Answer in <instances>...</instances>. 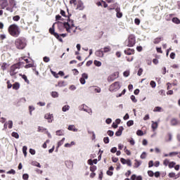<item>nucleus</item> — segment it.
Returning a JSON list of instances; mask_svg holds the SVG:
<instances>
[{"instance_id":"1","label":"nucleus","mask_w":180,"mask_h":180,"mask_svg":"<svg viewBox=\"0 0 180 180\" xmlns=\"http://www.w3.org/2000/svg\"><path fill=\"white\" fill-rule=\"evenodd\" d=\"M15 46L18 50H23L27 46V40L23 37H20L15 40Z\"/></svg>"},{"instance_id":"2","label":"nucleus","mask_w":180,"mask_h":180,"mask_svg":"<svg viewBox=\"0 0 180 180\" xmlns=\"http://www.w3.org/2000/svg\"><path fill=\"white\" fill-rule=\"evenodd\" d=\"M8 33H10L11 36L13 37H19L20 34V28L18 25L13 24L8 27Z\"/></svg>"},{"instance_id":"3","label":"nucleus","mask_w":180,"mask_h":180,"mask_svg":"<svg viewBox=\"0 0 180 180\" xmlns=\"http://www.w3.org/2000/svg\"><path fill=\"white\" fill-rule=\"evenodd\" d=\"M71 22V25H70V22H61V21H58V25H59V27H64L66 30V32H68V33H71V29H72V27H75V25H74V20H70Z\"/></svg>"},{"instance_id":"4","label":"nucleus","mask_w":180,"mask_h":180,"mask_svg":"<svg viewBox=\"0 0 180 180\" xmlns=\"http://www.w3.org/2000/svg\"><path fill=\"white\" fill-rule=\"evenodd\" d=\"M20 65H22V63L19 62L11 66L10 75L11 77H13V75H16V74L19 72V70H20Z\"/></svg>"},{"instance_id":"5","label":"nucleus","mask_w":180,"mask_h":180,"mask_svg":"<svg viewBox=\"0 0 180 180\" xmlns=\"http://www.w3.org/2000/svg\"><path fill=\"white\" fill-rule=\"evenodd\" d=\"M121 88L120 83L119 82H115L110 86V92H117Z\"/></svg>"},{"instance_id":"6","label":"nucleus","mask_w":180,"mask_h":180,"mask_svg":"<svg viewBox=\"0 0 180 180\" xmlns=\"http://www.w3.org/2000/svg\"><path fill=\"white\" fill-rule=\"evenodd\" d=\"M136 44V37L134 34H131L128 38V47H133Z\"/></svg>"},{"instance_id":"7","label":"nucleus","mask_w":180,"mask_h":180,"mask_svg":"<svg viewBox=\"0 0 180 180\" xmlns=\"http://www.w3.org/2000/svg\"><path fill=\"white\" fill-rule=\"evenodd\" d=\"M119 77V73L115 72L108 77V82H113Z\"/></svg>"},{"instance_id":"8","label":"nucleus","mask_w":180,"mask_h":180,"mask_svg":"<svg viewBox=\"0 0 180 180\" xmlns=\"http://www.w3.org/2000/svg\"><path fill=\"white\" fill-rule=\"evenodd\" d=\"M89 89L91 92H96L97 94H101V87L96 86H91L89 87Z\"/></svg>"},{"instance_id":"9","label":"nucleus","mask_w":180,"mask_h":180,"mask_svg":"<svg viewBox=\"0 0 180 180\" xmlns=\"http://www.w3.org/2000/svg\"><path fill=\"white\" fill-rule=\"evenodd\" d=\"M120 161L122 164H123V165H125V164H127L128 167H131V160H130V159L126 160L123 158H121Z\"/></svg>"},{"instance_id":"10","label":"nucleus","mask_w":180,"mask_h":180,"mask_svg":"<svg viewBox=\"0 0 180 180\" xmlns=\"http://www.w3.org/2000/svg\"><path fill=\"white\" fill-rule=\"evenodd\" d=\"M77 8L79 9V11H84V9H85V6H84V2H82L81 0H78Z\"/></svg>"},{"instance_id":"11","label":"nucleus","mask_w":180,"mask_h":180,"mask_svg":"<svg viewBox=\"0 0 180 180\" xmlns=\"http://www.w3.org/2000/svg\"><path fill=\"white\" fill-rule=\"evenodd\" d=\"M115 12H116V17L118 19H120L121 18L123 17V13L120 11V7H117L115 8Z\"/></svg>"},{"instance_id":"12","label":"nucleus","mask_w":180,"mask_h":180,"mask_svg":"<svg viewBox=\"0 0 180 180\" xmlns=\"http://www.w3.org/2000/svg\"><path fill=\"white\" fill-rule=\"evenodd\" d=\"M95 56H96V57L102 58H103V56H105V54L103 53V51L101 49L95 51Z\"/></svg>"},{"instance_id":"13","label":"nucleus","mask_w":180,"mask_h":180,"mask_svg":"<svg viewBox=\"0 0 180 180\" xmlns=\"http://www.w3.org/2000/svg\"><path fill=\"white\" fill-rule=\"evenodd\" d=\"M123 130H124L123 126L120 127L118 130L115 132V136L117 137H120V136H122V133H123Z\"/></svg>"},{"instance_id":"14","label":"nucleus","mask_w":180,"mask_h":180,"mask_svg":"<svg viewBox=\"0 0 180 180\" xmlns=\"http://www.w3.org/2000/svg\"><path fill=\"white\" fill-rule=\"evenodd\" d=\"M8 6V0H0V6L1 9H5Z\"/></svg>"},{"instance_id":"15","label":"nucleus","mask_w":180,"mask_h":180,"mask_svg":"<svg viewBox=\"0 0 180 180\" xmlns=\"http://www.w3.org/2000/svg\"><path fill=\"white\" fill-rule=\"evenodd\" d=\"M53 114H46L44 115V119H46V120H48L49 123H51L53 122Z\"/></svg>"},{"instance_id":"16","label":"nucleus","mask_w":180,"mask_h":180,"mask_svg":"<svg viewBox=\"0 0 180 180\" xmlns=\"http://www.w3.org/2000/svg\"><path fill=\"white\" fill-rule=\"evenodd\" d=\"M124 53L127 56H131V54H134V49H128L127 50H124Z\"/></svg>"},{"instance_id":"17","label":"nucleus","mask_w":180,"mask_h":180,"mask_svg":"<svg viewBox=\"0 0 180 180\" xmlns=\"http://www.w3.org/2000/svg\"><path fill=\"white\" fill-rule=\"evenodd\" d=\"M151 127H152L153 131H155V130H157V129H158V122L152 121Z\"/></svg>"},{"instance_id":"18","label":"nucleus","mask_w":180,"mask_h":180,"mask_svg":"<svg viewBox=\"0 0 180 180\" xmlns=\"http://www.w3.org/2000/svg\"><path fill=\"white\" fill-rule=\"evenodd\" d=\"M171 126H176L178 124V120L176 118H172L170 120Z\"/></svg>"},{"instance_id":"19","label":"nucleus","mask_w":180,"mask_h":180,"mask_svg":"<svg viewBox=\"0 0 180 180\" xmlns=\"http://www.w3.org/2000/svg\"><path fill=\"white\" fill-rule=\"evenodd\" d=\"M68 129L70 131H78V129L75 128V125L74 124L69 125Z\"/></svg>"},{"instance_id":"20","label":"nucleus","mask_w":180,"mask_h":180,"mask_svg":"<svg viewBox=\"0 0 180 180\" xmlns=\"http://www.w3.org/2000/svg\"><path fill=\"white\" fill-rule=\"evenodd\" d=\"M56 136H64V134H65V132L64 129H59L56 131Z\"/></svg>"},{"instance_id":"21","label":"nucleus","mask_w":180,"mask_h":180,"mask_svg":"<svg viewBox=\"0 0 180 180\" xmlns=\"http://www.w3.org/2000/svg\"><path fill=\"white\" fill-rule=\"evenodd\" d=\"M56 86H60V88H62L63 86H67V84L64 81H60L58 82V84H56Z\"/></svg>"},{"instance_id":"22","label":"nucleus","mask_w":180,"mask_h":180,"mask_svg":"<svg viewBox=\"0 0 180 180\" xmlns=\"http://www.w3.org/2000/svg\"><path fill=\"white\" fill-rule=\"evenodd\" d=\"M172 22L173 23H175L176 25H180V20L179 18H178L177 17H174L172 19Z\"/></svg>"},{"instance_id":"23","label":"nucleus","mask_w":180,"mask_h":180,"mask_svg":"<svg viewBox=\"0 0 180 180\" xmlns=\"http://www.w3.org/2000/svg\"><path fill=\"white\" fill-rule=\"evenodd\" d=\"M134 161H135V163H134V168H139V167L141 165V161L138 160L137 159H135Z\"/></svg>"},{"instance_id":"24","label":"nucleus","mask_w":180,"mask_h":180,"mask_svg":"<svg viewBox=\"0 0 180 180\" xmlns=\"http://www.w3.org/2000/svg\"><path fill=\"white\" fill-rule=\"evenodd\" d=\"M54 25L53 24L52 27L49 28V33L54 36L57 32H56V30L54 29Z\"/></svg>"},{"instance_id":"25","label":"nucleus","mask_w":180,"mask_h":180,"mask_svg":"<svg viewBox=\"0 0 180 180\" xmlns=\"http://www.w3.org/2000/svg\"><path fill=\"white\" fill-rule=\"evenodd\" d=\"M19 88H20V84H19V82H15L13 84V89L18 91Z\"/></svg>"},{"instance_id":"26","label":"nucleus","mask_w":180,"mask_h":180,"mask_svg":"<svg viewBox=\"0 0 180 180\" xmlns=\"http://www.w3.org/2000/svg\"><path fill=\"white\" fill-rule=\"evenodd\" d=\"M162 40H164L162 37H157L154 39L153 43L154 44H158Z\"/></svg>"},{"instance_id":"27","label":"nucleus","mask_w":180,"mask_h":180,"mask_svg":"<svg viewBox=\"0 0 180 180\" xmlns=\"http://www.w3.org/2000/svg\"><path fill=\"white\" fill-rule=\"evenodd\" d=\"M20 77H22V79H24L25 82H26L27 84H29L30 81L29 79H27V76H26L25 75H22L21 73L19 75Z\"/></svg>"},{"instance_id":"28","label":"nucleus","mask_w":180,"mask_h":180,"mask_svg":"<svg viewBox=\"0 0 180 180\" xmlns=\"http://www.w3.org/2000/svg\"><path fill=\"white\" fill-rule=\"evenodd\" d=\"M51 96H52V98H58V96H60V94H58V92L57 91H52L51 93Z\"/></svg>"},{"instance_id":"29","label":"nucleus","mask_w":180,"mask_h":180,"mask_svg":"<svg viewBox=\"0 0 180 180\" xmlns=\"http://www.w3.org/2000/svg\"><path fill=\"white\" fill-rule=\"evenodd\" d=\"M102 50H103V53H109V51H110L112 49L110 48V46H105L103 49H102Z\"/></svg>"},{"instance_id":"30","label":"nucleus","mask_w":180,"mask_h":180,"mask_svg":"<svg viewBox=\"0 0 180 180\" xmlns=\"http://www.w3.org/2000/svg\"><path fill=\"white\" fill-rule=\"evenodd\" d=\"M53 36L57 39V40L60 41V43H63V38L60 37L58 33L56 32Z\"/></svg>"},{"instance_id":"31","label":"nucleus","mask_w":180,"mask_h":180,"mask_svg":"<svg viewBox=\"0 0 180 180\" xmlns=\"http://www.w3.org/2000/svg\"><path fill=\"white\" fill-rule=\"evenodd\" d=\"M22 153H23L25 157H26L27 155V146H24L22 147Z\"/></svg>"},{"instance_id":"32","label":"nucleus","mask_w":180,"mask_h":180,"mask_svg":"<svg viewBox=\"0 0 180 180\" xmlns=\"http://www.w3.org/2000/svg\"><path fill=\"white\" fill-rule=\"evenodd\" d=\"M94 64L96 67H101V65H102V62L95 60Z\"/></svg>"},{"instance_id":"33","label":"nucleus","mask_w":180,"mask_h":180,"mask_svg":"<svg viewBox=\"0 0 180 180\" xmlns=\"http://www.w3.org/2000/svg\"><path fill=\"white\" fill-rule=\"evenodd\" d=\"M46 130H47V129L43 127H38V129H37V131L39 133H43V131H46Z\"/></svg>"},{"instance_id":"34","label":"nucleus","mask_w":180,"mask_h":180,"mask_svg":"<svg viewBox=\"0 0 180 180\" xmlns=\"http://www.w3.org/2000/svg\"><path fill=\"white\" fill-rule=\"evenodd\" d=\"M63 112H67L68 110H70V105H65L62 108Z\"/></svg>"},{"instance_id":"35","label":"nucleus","mask_w":180,"mask_h":180,"mask_svg":"<svg viewBox=\"0 0 180 180\" xmlns=\"http://www.w3.org/2000/svg\"><path fill=\"white\" fill-rule=\"evenodd\" d=\"M9 4L12 8H15V6H16V1H15V0H9Z\"/></svg>"},{"instance_id":"36","label":"nucleus","mask_w":180,"mask_h":180,"mask_svg":"<svg viewBox=\"0 0 180 180\" xmlns=\"http://www.w3.org/2000/svg\"><path fill=\"white\" fill-rule=\"evenodd\" d=\"M107 134L108 136H109L110 137H113V136L115 135V132L112 130H108L107 131Z\"/></svg>"},{"instance_id":"37","label":"nucleus","mask_w":180,"mask_h":180,"mask_svg":"<svg viewBox=\"0 0 180 180\" xmlns=\"http://www.w3.org/2000/svg\"><path fill=\"white\" fill-rule=\"evenodd\" d=\"M140 158H141V160H146V158H147V153L143 152Z\"/></svg>"},{"instance_id":"38","label":"nucleus","mask_w":180,"mask_h":180,"mask_svg":"<svg viewBox=\"0 0 180 180\" xmlns=\"http://www.w3.org/2000/svg\"><path fill=\"white\" fill-rule=\"evenodd\" d=\"M11 136L15 139H19V134H18V132H15V131L12 132Z\"/></svg>"},{"instance_id":"39","label":"nucleus","mask_w":180,"mask_h":180,"mask_svg":"<svg viewBox=\"0 0 180 180\" xmlns=\"http://www.w3.org/2000/svg\"><path fill=\"white\" fill-rule=\"evenodd\" d=\"M133 124H134V121L133 120H129L127 122V126L128 127H130L131 126H133Z\"/></svg>"},{"instance_id":"40","label":"nucleus","mask_w":180,"mask_h":180,"mask_svg":"<svg viewBox=\"0 0 180 180\" xmlns=\"http://www.w3.org/2000/svg\"><path fill=\"white\" fill-rule=\"evenodd\" d=\"M143 68H140L138 70L137 75L139 77H141V75H143Z\"/></svg>"},{"instance_id":"41","label":"nucleus","mask_w":180,"mask_h":180,"mask_svg":"<svg viewBox=\"0 0 180 180\" xmlns=\"http://www.w3.org/2000/svg\"><path fill=\"white\" fill-rule=\"evenodd\" d=\"M20 20V16L19 15H15L13 17V20H14V22H19Z\"/></svg>"},{"instance_id":"42","label":"nucleus","mask_w":180,"mask_h":180,"mask_svg":"<svg viewBox=\"0 0 180 180\" xmlns=\"http://www.w3.org/2000/svg\"><path fill=\"white\" fill-rule=\"evenodd\" d=\"M137 136H144V132L141 129H138L136 131Z\"/></svg>"},{"instance_id":"43","label":"nucleus","mask_w":180,"mask_h":180,"mask_svg":"<svg viewBox=\"0 0 180 180\" xmlns=\"http://www.w3.org/2000/svg\"><path fill=\"white\" fill-rule=\"evenodd\" d=\"M161 110H162V108L157 106L154 108L153 112H161Z\"/></svg>"},{"instance_id":"44","label":"nucleus","mask_w":180,"mask_h":180,"mask_svg":"<svg viewBox=\"0 0 180 180\" xmlns=\"http://www.w3.org/2000/svg\"><path fill=\"white\" fill-rule=\"evenodd\" d=\"M176 163L175 162H169V168H174Z\"/></svg>"},{"instance_id":"45","label":"nucleus","mask_w":180,"mask_h":180,"mask_svg":"<svg viewBox=\"0 0 180 180\" xmlns=\"http://www.w3.org/2000/svg\"><path fill=\"white\" fill-rule=\"evenodd\" d=\"M51 74H52V75H53V77H55V78H58V73L53 71L52 70H51Z\"/></svg>"},{"instance_id":"46","label":"nucleus","mask_w":180,"mask_h":180,"mask_svg":"<svg viewBox=\"0 0 180 180\" xmlns=\"http://www.w3.org/2000/svg\"><path fill=\"white\" fill-rule=\"evenodd\" d=\"M130 98L131 101H132L134 103H137V100L136 99V96L134 95H131Z\"/></svg>"},{"instance_id":"47","label":"nucleus","mask_w":180,"mask_h":180,"mask_svg":"<svg viewBox=\"0 0 180 180\" xmlns=\"http://www.w3.org/2000/svg\"><path fill=\"white\" fill-rule=\"evenodd\" d=\"M32 165H34V167H37L38 168H41V165L37 162H33Z\"/></svg>"},{"instance_id":"48","label":"nucleus","mask_w":180,"mask_h":180,"mask_svg":"<svg viewBox=\"0 0 180 180\" xmlns=\"http://www.w3.org/2000/svg\"><path fill=\"white\" fill-rule=\"evenodd\" d=\"M96 169H97V167L96 165H93L90 167V171L91 172H95Z\"/></svg>"},{"instance_id":"49","label":"nucleus","mask_w":180,"mask_h":180,"mask_svg":"<svg viewBox=\"0 0 180 180\" xmlns=\"http://www.w3.org/2000/svg\"><path fill=\"white\" fill-rule=\"evenodd\" d=\"M109 141H110L109 137L105 136L103 138V142L105 143V144H109Z\"/></svg>"},{"instance_id":"50","label":"nucleus","mask_w":180,"mask_h":180,"mask_svg":"<svg viewBox=\"0 0 180 180\" xmlns=\"http://www.w3.org/2000/svg\"><path fill=\"white\" fill-rule=\"evenodd\" d=\"M8 129H12V127H13V122L12 120H9L8 122Z\"/></svg>"},{"instance_id":"51","label":"nucleus","mask_w":180,"mask_h":180,"mask_svg":"<svg viewBox=\"0 0 180 180\" xmlns=\"http://www.w3.org/2000/svg\"><path fill=\"white\" fill-rule=\"evenodd\" d=\"M6 174H12V175H15V174H16V172L15 171V169H11L10 171L7 172Z\"/></svg>"},{"instance_id":"52","label":"nucleus","mask_w":180,"mask_h":180,"mask_svg":"<svg viewBox=\"0 0 180 180\" xmlns=\"http://www.w3.org/2000/svg\"><path fill=\"white\" fill-rule=\"evenodd\" d=\"M79 82H80V84H82V85H85V84H86V81L85 80V79L82 77H80Z\"/></svg>"},{"instance_id":"53","label":"nucleus","mask_w":180,"mask_h":180,"mask_svg":"<svg viewBox=\"0 0 180 180\" xmlns=\"http://www.w3.org/2000/svg\"><path fill=\"white\" fill-rule=\"evenodd\" d=\"M150 85L151 88H155V86H157V84L153 80L150 81Z\"/></svg>"},{"instance_id":"54","label":"nucleus","mask_w":180,"mask_h":180,"mask_svg":"<svg viewBox=\"0 0 180 180\" xmlns=\"http://www.w3.org/2000/svg\"><path fill=\"white\" fill-rule=\"evenodd\" d=\"M34 107L32 106V105H30L29 106V110H30V116H32V112H33V110H34Z\"/></svg>"},{"instance_id":"55","label":"nucleus","mask_w":180,"mask_h":180,"mask_svg":"<svg viewBox=\"0 0 180 180\" xmlns=\"http://www.w3.org/2000/svg\"><path fill=\"white\" fill-rule=\"evenodd\" d=\"M175 176H176V174H175V172L169 173V178H175Z\"/></svg>"},{"instance_id":"56","label":"nucleus","mask_w":180,"mask_h":180,"mask_svg":"<svg viewBox=\"0 0 180 180\" xmlns=\"http://www.w3.org/2000/svg\"><path fill=\"white\" fill-rule=\"evenodd\" d=\"M69 89L70 91H75V89H77V86H75V85L74 84H72L70 86Z\"/></svg>"},{"instance_id":"57","label":"nucleus","mask_w":180,"mask_h":180,"mask_svg":"<svg viewBox=\"0 0 180 180\" xmlns=\"http://www.w3.org/2000/svg\"><path fill=\"white\" fill-rule=\"evenodd\" d=\"M29 151L31 155H34V154H36V150L33 148H30Z\"/></svg>"},{"instance_id":"58","label":"nucleus","mask_w":180,"mask_h":180,"mask_svg":"<svg viewBox=\"0 0 180 180\" xmlns=\"http://www.w3.org/2000/svg\"><path fill=\"white\" fill-rule=\"evenodd\" d=\"M148 176H150V177L154 176V172H153L152 170L148 171Z\"/></svg>"},{"instance_id":"59","label":"nucleus","mask_w":180,"mask_h":180,"mask_svg":"<svg viewBox=\"0 0 180 180\" xmlns=\"http://www.w3.org/2000/svg\"><path fill=\"white\" fill-rule=\"evenodd\" d=\"M128 141L129 143H130L131 146H134V144H136V142L134 141V139L133 138H131V139Z\"/></svg>"},{"instance_id":"60","label":"nucleus","mask_w":180,"mask_h":180,"mask_svg":"<svg viewBox=\"0 0 180 180\" xmlns=\"http://www.w3.org/2000/svg\"><path fill=\"white\" fill-rule=\"evenodd\" d=\"M169 139H166V141H172V134L168 133Z\"/></svg>"},{"instance_id":"61","label":"nucleus","mask_w":180,"mask_h":180,"mask_svg":"<svg viewBox=\"0 0 180 180\" xmlns=\"http://www.w3.org/2000/svg\"><path fill=\"white\" fill-rule=\"evenodd\" d=\"M43 60H44V63H49L50 61V58L48 56H44L43 58Z\"/></svg>"},{"instance_id":"62","label":"nucleus","mask_w":180,"mask_h":180,"mask_svg":"<svg viewBox=\"0 0 180 180\" xmlns=\"http://www.w3.org/2000/svg\"><path fill=\"white\" fill-rule=\"evenodd\" d=\"M22 179L27 180L29 179V174H22Z\"/></svg>"},{"instance_id":"63","label":"nucleus","mask_w":180,"mask_h":180,"mask_svg":"<svg viewBox=\"0 0 180 180\" xmlns=\"http://www.w3.org/2000/svg\"><path fill=\"white\" fill-rule=\"evenodd\" d=\"M6 63H4L1 65V70H3V71H5V70H6Z\"/></svg>"},{"instance_id":"64","label":"nucleus","mask_w":180,"mask_h":180,"mask_svg":"<svg viewBox=\"0 0 180 180\" xmlns=\"http://www.w3.org/2000/svg\"><path fill=\"white\" fill-rule=\"evenodd\" d=\"M82 78H84V79H88V74L86 73H83L82 75Z\"/></svg>"}]
</instances>
